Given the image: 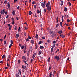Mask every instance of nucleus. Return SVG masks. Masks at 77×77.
I'll return each mask as SVG.
<instances>
[{
    "label": "nucleus",
    "instance_id": "1",
    "mask_svg": "<svg viewBox=\"0 0 77 77\" xmlns=\"http://www.w3.org/2000/svg\"><path fill=\"white\" fill-rule=\"evenodd\" d=\"M41 5L43 8H45V5L44 3H43V2H42L41 3Z\"/></svg>",
    "mask_w": 77,
    "mask_h": 77
},
{
    "label": "nucleus",
    "instance_id": "2",
    "mask_svg": "<svg viewBox=\"0 0 77 77\" xmlns=\"http://www.w3.org/2000/svg\"><path fill=\"white\" fill-rule=\"evenodd\" d=\"M50 5V2H48V3L46 5V7L47 8V6H48V7H49V6Z\"/></svg>",
    "mask_w": 77,
    "mask_h": 77
},
{
    "label": "nucleus",
    "instance_id": "3",
    "mask_svg": "<svg viewBox=\"0 0 77 77\" xmlns=\"http://www.w3.org/2000/svg\"><path fill=\"white\" fill-rule=\"evenodd\" d=\"M55 59H57V61H59V57L57 56V55H56L55 56Z\"/></svg>",
    "mask_w": 77,
    "mask_h": 77
},
{
    "label": "nucleus",
    "instance_id": "4",
    "mask_svg": "<svg viewBox=\"0 0 77 77\" xmlns=\"http://www.w3.org/2000/svg\"><path fill=\"white\" fill-rule=\"evenodd\" d=\"M7 5H8L7 6H8V8H10V3H9V2H8Z\"/></svg>",
    "mask_w": 77,
    "mask_h": 77
},
{
    "label": "nucleus",
    "instance_id": "5",
    "mask_svg": "<svg viewBox=\"0 0 77 77\" xmlns=\"http://www.w3.org/2000/svg\"><path fill=\"white\" fill-rule=\"evenodd\" d=\"M35 56H36V53H34L33 54V55L32 57L33 59H34L35 58Z\"/></svg>",
    "mask_w": 77,
    "mask_h": 77
},
{
    "label": "nucleus",
    "instance_id": "6",
    "mask_svg": "<svg viewBox=\"0 0 77 77\" xmlns=\"http://www.w3.org/2000/svg\"><path fill=\"white\" fill-rule=\"evenodd\" d=\"M60 36H61V38H65V35L63 34H60Z\"/></svg>",
    "mask_w": 77,
    "mask_h": 77
},
{
    "label": "nucleus",
    "instance_id": "7",
    "mask_svg": "<svg viewBox=\"0 0 77 77\" xmlns=\"http://www.w3.org/2000/svg\"><path fill=\"white\" fill-rule=\"evenodd\" d=\"M42 51H40L38 53V55H40L41 54H42Z\"/></svg>",
    "mask_w": 77,
    "mask_h": 77
},
{
    "label": "nucleus",
    "instance_id": "8",
    "mask_svg": "<svg viewBox=\"0 0 77 77\" xmlns=\"http://www.w3.org/2000/svg\"><path fill=\"white\" fill-rule=\"evenodd\" d=\"M22 58L23 59H24V60H26V57L24 56H22Z\"/></svg>",
    "mask_w": 77,
    "mask_h": 77
},
{
    "label": "nucleus",
    "instance_id": "9",
    "mask_svg": "<svg viewBox=\"0 0 77 77\" xmlns=\"http://www.w3.org/2000/svg\"><path fill=\"white\" fill-rule=\"evenodd\" d=\"M31 42L32 43V44H35V42L33 40H31Z\"/></svg>",
    "mask_w": 77,
    "mask_h": 77
},
{
    "label": "nucleus",
    "instance_id": "10",
    "mask_svg": "<svg viewBox=\"0 0 77 77\" xmlns=\"http://www.w3.org/2000/svg\"><path fill=\"white\" fill-rule=\"evenodd\" d=\"M63 1H62L61 2L60 5L61 6H63Z\"/></svg>",
    "mask_w": 77,
    "mask_h": 77
},
{
    "label": "nucleus",
    "instance_id": "11",
    "mask_svg": "<svg viewBox=\"0 0 77 77\" xmlns=\"http://www.w3.org/2000/svg\"><path fill=\"white\" fill-rule=\"evenodd\" d=\"M11 29H12V25H11L9 26V30H11Z\"/></svg>",
    "mask_w": 77,
    "mask_h": 77
},
{
    "label": "nucleus",
    "instance_id": "12",
    "mask_svg": "<svg viewBox=\"0 0 77 77\" xmlns=\"http://www.w3.org/2000/svg\"><path fill=\"white\" fill-rule=\"evenodd\" d=\"M16 77H20V75L16 73Z\"/></svg>",
    "mask_w": 77,
    "mask_h": 77
},
{
    "label": "nucleus",
    "instance_id": "13",
    "mask_svg": "<svg viewBox=\"0 0 77 77\" xmlns=\"http://www.w3.org/2000/svg\"><path fill=\"white\" fill-rule=\"evenodd\" d=\"M4 13H5L3 11V10H2L0 12V13L2 15V14H3V15H4Z\"/></svg>",
    "mask_w": 77,
    "mask_h": 77
},
{
    "label": "nucleus",
    "instance_id": "14",
    "mask_svg": "<svg viewBox=\"0 0 77 77\" xmlns=\"http://www.w3.org/2000/svg\"><path fill=\"white\" fill-rule=\"evenodd\" d=\"M35 49H37L38 48V45H35Z\"/></svg>",
    "mask_w": 77,
    "mask_h": 77
},
{
    "label": "nucleus",
    "instance_id": "15",
    "mask_svg": "<svg viewBox=\"0 0 77 77\" xmlns=\"http://www.w3.org/2000/svg\"><path fill=\"white\" fill-rule=\"evenodd\" d=\"M16 38H18V37H19V34H16Z\"/></svg>",
    "mask_w": 77,
    "mask_h": 77
},
{
    "label": "nucleus",
    "instance_id": "16",
    "mask_svg": "<svg viewBox=\"0 0 77 77\" xmlns=\"http://www.w3.org/2000/svg\"><path fill=\"white\" fill-rule=\"evenodd\" d=\"M64 10L65 11V12H66V11H67V8H66V7H65Z\"/></svg>",
    "mask_w": 77,
    "mask_h": 77
},
{
    "label": "nucleus",
    "instance_id": "17",
    "mask_svg": "<svg viewBox=\"0 0 77 77\" xmlns=\"http://www.w3.org/2000/svg\"><path fill=\"white\" fill-rule=\"evenodd\" d=\"M11 44L12 45L13 44H14V42H13V40H11Z\"/></svg>",
    "mask_w": 77,
    "mask_h": 77
},
{
    "label": "nucleus",
    "instance_id": "18",
    "mask_svg": "<svg viewBox=\"0 0 77 77\" xmlns=\"http://www.w3.org/2000/svg\"><path fill=\"white\" fill-rule=\"evenodd\" d=\"M48 62H50V58L49 57L48 59Z\"/></svg>",
    "mask_w": 77,
    "mask_h": 77
},
{
    "label": "nucleus",
    "instance_id": "19",
    "mask_svg": "<svg viewBox=\"0 0 77 77\" xmlns=\"http://www.w3.org/2000/svg\"><path fill=\"white\" fill-rule=\"evenodd\" d=\"M12 14H13V15H15V11H13Z\"/></svg>",
    "mask_w": 77,
    "mask_h": 77
},
{
    "label": "nucleus",
    "instance_id": "20",
    "mask_svg": "<svg viewBox=\"0 0 77 77\" xmlns=\"http://www.w3.org/2000/svg\"><path fill=\"white\" fill-rule=\"evenodd\" d=\"M35 38L36 39H38V34H36L35 36Z\"/></svg>",
    "mask_w": 77,
    "mask_h": 77
},
{
    "label": "nucleus",
    "instance_id": "21",
    "mask_svg": "<svg viewBox=\"0 0 77 77\" xmlns=\"http://www.w3.org/2000/svg\"><path fill=\"white\" fill-rule=\"evenodd\" d=\"M62 30H60L58 32V33H59V34H61V33H62Z\"/></svg>",
    "mask_w": 77,
    "mask_h": 77
},
{
    "label": "nucleus",
    "instance_id": "22",
    "mask_svg": "<svg viewBox=\"0 0 77 77\" xmlns=\"http://www.w3.org/2000/svg\"><path fill=\"white\" fill-rule=\"evenodd\" d=\"M21 29V28L20 27H19V29H18V31L19 32H20V31L21 30H20V29Z\"/></svg>",
    "mask_w": 77,
    "mask_h": 77
},
{
    "label": "nucleus",
    "instance_id": "23",
    "mask_svg": "<svg viewBox=\"0 0 77 77\" xmlns=\"http://www.w3.org/2000/svg\"><path fill=\"white\" fill-rule=\"evenodd\" d=\"M70 22V20H69V19H67V23H69V22Z\"/></svg>",
    "mask_w": 77,
    "mask_h": 77
},
{
    "label": "nucleus",
    "instance_id": "24",
    "mask_svg": "<svg viewBox=\"0 0 77 77\" xmlns=\"http://www.w3.org/2000/svg\"><path fill=\"white\" fill-rule=\"evenodd\" d=\"M60 24L61 27H62V22H60Z\"/></svg>",
    "mask_w": 77,
    "mask_h": 77
},
{
    "label": "nucleus",
    "instance_id": "25",
    "mask_svg": "<svg viewBox=\"0 0 77 77\" xmlns=\"http://www.w3.org/2000/svg\"><path fill=\"white\" fill-rule=\"evenodd\" d=\"M52 74H51V72H50V75H49V77H51Z\"/></svg>",
    "mask_w": 77,
    "mask_h": 77
},
{
    "label": "nucleus",
    "instance_id": "26",
    "mask_svg": "<svg viewBox=\"0 0 77 77\" xmlns=\"http://www.w3.org/2000/svg\"><path fill=\"white\" fill-rule=\"evenodd\" d=\"M19 72L20 73V75H21V70H20V69H18Z\"/></svg>",
    "mask_w": 77,
    "mask_h": 77
},
{
    "label": "nucleus",
    "instance_id": "27",
    "mask_svg": "<svg viewBox=\"0 0 77 77\" xmlns=\"http://www.w3.org/2000/svg\"><path fill=\"white\" fill-rule=\"evenodd\" d=\"M59 23L57 24L56 26V27H59Z\"/></svg>",
    "mask_w": 77,
    "mask_h": 77
},
{
    "label": "nucleus",
    "instance_id": "28",
    "mask_svg": "<svg viewBox=\"0 0 77 77\" xmlns=\"http://www.w3.org/2000/svg\"><path fill=\"white\" fill-rule=\"evenodd\" d=\"M9 58H7V63H8V61H9Z\"/></svg>",
    "mask_w": 77,
    "mask_h": 77
},
{
    "label": "nucleus",
    "instance_id": "29",
    "mask_svg": "<svg viewBox=\"0 0 77 77\" xmlns=\"http://www.w3.org/2000/svg\"><path fill=\"white\" fill-rule=\"evenodd\" d=\"M18 63H21V61H20V60H18Z\"/></svg>",
    "mask_w": 77,
    "mask_h": 77
},
{
    "label": "nucleus",
    "instance_id": "30",
    "mask_svg": "<svg viewBox=\"0 0 77 77\" xmlns=\"http://www.w3.org/2000/svg\"><path fill=\"white\" fill-rule=\"evenodd\" d=\"M7 66L9 68L10 67V65L9 64V63H7Z\"/></svg>",
    "mask_w": 77,
    "mask_h": 77
},
{
    "label": "nucleus",
    "instance_id": "31",
    "mask_svg": "<svg viewBox=\"0 0 77 77\" xmlns=\"http://www.w3.org/2000/svg\"><path fill=\"white\" fill-rule=\"evenodd\" d=\"M14 30H17V26H16L14 28Z\"/></svg>",
    "mask_w": 77,
    "mask_h": 77
},
{
    "label": "nucleus",
    "instance_id": "32",
    "mask_svg": "<svg viewBox=\"0 0 77 77\" xmlns=\"http://www.w3.org/2000/svg\"><path fill=\"white\" fill-rule=\"evenodd\" d=\"M68 4H69V6H71V2H68Z\"/></svg>",
    "mask_w": 77,
    "mask_h": 77
},
{
    "label": "nucleus",
    "instance_id": "33",
    "mask_svg": "<svg viewBox=\"0 0 77 77\" xmlns=\"http://www.w3.org/2000/svg\"><path fill=\"white\" fill-rule=\"evenodd\" d=\"M40 49H42V48H44V46H40Z\"/></svg>",
    "mask_w": 77,
    "mask_h": 77
},
{
    "label": "nucleus",
    "instance_id": "34",
    "mask_svg": "<svg viewBox=\"0 0 77 77\" xmlns=\"http://www.w3.org/2000/svg\"><path fill=\"white\" fill-rule=\"evenodd\" d=\"M53 48H54L52 47L51 49V51L52 52H53Z\"/></svg>",
    "mask_w": 77,
    "mask_h": 77
},
{
    "label": "nucleus",
    "instance_id": "35",
    "mask_svg": "<svg viewBox=\"0 0 77 77\" xmlns=\"http://www.w3.org/2000/svg\"><path fill=\"white\" fill-rule=\"evenodd\" d=\"M44 3H44V4L45 5H46L47 4V2H46V1H44Z\"/></svg>",
    "mask_w": 77,
    "mask_h": 77
},
{
    "label": "nucleus",
    "instance_id": "36",
    "mask_svg": "<svg viewBox=\"0 0 77 77\" xmlns=\"http://www.w3.org/2000/svg\"><path fill=\"white\" fill-rule=\"evenodd\" d=\"M7 2H8V1H7V0H5V1H4V3L5 4H6V3H7Z\"/></svg>",
    "mask_w": 77,
    "mask_h": 77
},
{
    "label": "nucleus",
    "instance_id": "37",
    "mask_svg": "<svg viewBox=\"0 0 77 77\" xmlns=\"http://www.w3.org/2000/svg\"><path fill=\"white\" fill-rule=\"evenodd\" d=\"M37 12L38 13H40V11H39V10H37Z\"/></svg>",
    "mask_w": 77,
    "mask_h": 77
},
{
    "label": "nucleus",
    "instance_id": "38",
    "mask_svg": "<svg viewBox=\"0 0 77 77\" xmlns=\"http://www.w3.org/2000/svg\"><path fill=\"white\" fill-rule=\"evenodd\" d=\"M29 15H31V14H32V12L31 11H29Z\"/></svg>",
    "mask_w": 77,
    "mask_h": 77
},
{
    "label": "nucleus",
    "instance_id": "39",
    "mask_svg": "<svg viewBox=\"0 0 77 77\" xmlns=\"http://www.w3.org/2000/svg\"><path fill=\"white\" fill-rule=\"evenodd\" d=\"M57 23H58V17H57L56 18Z\"/></svg>",
    "mask_w": 77,
    "mask_h": 77
},
{
    "label": "nucleus",
    "instance_id": "40",
    "mask_svg": "<svg viewBox=\"0 0 77 77\" xmlns=\"http://www.w3.org/2000/svg\"><path fill=\"white\" fill-rule=\"evenodd\" d=\"M53 44H55L56 42V41H53Z\"/></svg>",
    "mask_w": 77,
    "mask_h": 77
},
{
    "label": "nucleus",
    "instance_id": "41",
    "mask_svg": "<svg viewBox=\"0 0 77 77\" xmlns=\"http://www.w3.org/2000/svg\"><path fill=\"white\" fill-rule=\"evenodd\" d=\"M11 19L12 20V21H15V19H14V17H12Z\"/></svg>",
    "mask_w": 77,
    "mask_h": 77
},
{
    "label": "nucleus",
    "instance_id": "42",
    "mask_svg": "<svg viewBox=\"0 0 77 77\" xmlns=\"http://www.w3.org/2000/svg\"><path fill=\"white\" fill-rule=\"evenodd\" d=\"M28 39H32V38H31V37H30L29 36H28Z\"/></svg>",
    "mask_w": 77,
    "mask_h": 77
},
{
    "label": "nucleus",
    "instance_id": "43",
    "mask_svg": "<svg viewBox=\"0 0 77 77\" xmlns=\"http://www.w3.org/2000/svg\"><path fill=\"white\" fill-rule=\"evenodd\" d=\"M23 61L24 62L25 65H27V63H26V61L24 60H23Z\"/></svg>",
    "mask_w": 77,
    "mask_h": 77
},
{
    "label": "nucleus",
    "instance_id": "44",
    "mask_svg": "<svg viewBox=\"0 0 77 77\" xmlns=\"http://www.w3.org/2000/svg\"><path fill=\"white\" fill-rule=\"evenodd\" d=\"M12 44H10V45H9V48H11V47H12Z\"/></svg>",
    "mask_w": 77,
    "mask_h": 77
},
{
    "label": "nucleus",
    "instance_id": "45",
    "mask_svg": "<svg viewBox=\"0 0 77 77\" xmlns=\"http://www.w3.org/2000/svg\"><path fill=\"white\" fill-rule=\"evenodd\" d=\"M24 48V47L23 46H22L21 47V48H22V49H23Z\"/></svg>",
    "mask_w": 77,
    "mask_h": 77
},
{
    "label": "nucleus",
    "instance_id": "46",
    "mask_svg": "<svg viewBox=\"0 0 77 77\" xmlns=\"http://www.w3.org/2000/svg\"><path fill=\"white\" fill-rule=\"evenodd\" d=\"M26 41H28V42H29V40L28 38H27L26 40Z\"/></svg>",
    "mask_w": 77,
    "mask_h": 77
},
{
    "label": "nucleus",
    "instance_id": "47",
    "mask_svg": "<svg viewBox=\"0 0 77 77\" xmlns=\"http://www.w3.org/2000/svg\"><path fill=\"white\" fill-rule=\"evenodd\" d=\"M45 12H46V9L45 8L44 10V13H45Z\"/></svg>",
    "mask_w": 77,
    "mask_h": 77
},
{
    "label": "nucleus",
    "instance_id": "48",
    "mask_svg": "<svg viewBox=\"0 0 77 77\" xmlns=\"http://www.w3.org/2000/svg\"><path fill=\"white\" fill-rule=\"evenodd\" d=\"M5 57H6V56L5 55H4L2 56V58H5Z\"/></svg>",
    "mask_w": 77,
    "mask_h": 77
},
{
    "label": "nucleus",
    "instance_id": "49",
    "mask_svg": "<svg viewBox=\"0 0 77 77\" xmlns=\"http://www.w3.org/2000/svg\"><path fill=\"white\" fill-rule=\"evenodd\" d=\"M11 23H12V24H14V23H15V22L14 21L12 22Z\"/></svg>",
    "mask_w": 77,
    "mask_h": 77
},
{
    "label": "nucleus",
    "instance_id": "50",
    "mask_svg": "<svg viewBox=\"0 0 77 77\" xmlns=\"http://www.w3.org/2000/svg\"><path fill=\"white\" fill-rule=\"evenodd\" d=\"M32 4H35V1H33L32 2Z\"/></svg>",
    "mask_w": 77,
    "mask_h": 77
},
{
    "label": "nucleus",
    "instance_id": "51",
    "mask_svg": "<svg viewBox=\"0 0 77 77\" xmlns=\"http://www.w3.org/2000/svg\"><path fill=\"white\" fill-rule=\"evenodd\" d=\"M4 44L5 45V44H6V41H5L4 42Z\"/></svg>",
    "mask_w": 77,
    "mask_h": 77
},
{
    "label": "nucleus",
    "instance_id": "52",
    "mask_svg": "<svg viewBox=\"0 0 77 77\" xmlns=\"http://www.w3.org/2000/svg\"><path fill=\"white\" fill-rule=\"evenodd\" d=\"M17 9H20V6H18L17 8Z\"/></svg>",
    "mask_w": 77,
    "mask_h": 77
},
{
    "label": "nucleus",
    "instance_id": "53",
    "mask_svg": "<svg viewBox=\"0 0 77 77\" xmlns=\"http://www.w3.org/2000/svg\"><path fill=\"white\" fill-rule=\"evenodd\" d=\"M55 46H56V44H54L53 45V46L52 47V48H54V47H55Z\"/></svg>",
    "mask_w": 77,
    "mask_h": 77
},
{
    "label": "nucleus",
    "instance_id": "54",
    "mask_svg": "<svg viewBox=\"0 0 77 77\" xmlns=\"http://www.w3.org/2000/svg\"><path fill=\"white\" fill-rule=\"evenodd\" d=\"M42 39H45V37H44V36L42 37Z\"/></svg>",
    "mask_w": 77,
    "mask_h": 77
},
{
    "label": "nucleus",
    "instance_id": "55",
    "mask_svg": "<svg viewBox=\"0 0 77 77\" xmlns=\"http://www.w3.org/2000/svg\"><path fill=\"white\" fill-rule=\"evenodd\" d=\"M3 60H2L0 61V63H3Z\"/></svg>",
    "mask_w": 77,
    "mask_h": 77
},
{
    "label": "nucleus",
    "instance_id": "56",
    "mask_svg": "<svg viewBox=\"0 0 77 77\" xmlns=\"http://www.w3.org/2000/svg\"><path fill=\"white\" fill-rule=\"evenodd\" d=\"M34 20L35 22H37V21H36V20L35 19H34Z\"/></svg>",
    "mask_w": 77,
    "mask_h": 77
},
{
    "label": "nucleus",
    "instance_id": "57",
    "mask_svg": "<svg viewBox=\"0 0 77 77\" xmlns=\"http://www.w3.org/2000/svg\"><path fill=\"white\" fill-rule=\"evenodd\" d=\"M29 53H27V56H28V57H29Z\"/></svg>",
    "mask_w": 77,
    "mask_h": 77
},
{
    "label": "nucleus",
    "instance_id": "58",
    "mask_svg": "<svg viewBox=\"0 0 77 77\" xmlns=\"http://www.w3.org/2000/svg\"><path fill=\"white\" fill-rule=\"evenodd\" d=\"M24 65H22V68L23 69H24Z\"/></svg>",
    "mask_w": 77,
    "mask_h": 77
},
{
    "label": "nucleus",
    "instance_id": "59",
    "mask_svg": "<svg viewBox=\"0 0 77 77\" xmlns=\"http://www.w3.org/2000/svg\"><path fill=\"white\" fill-rule=\"evenodd\" d=\"M42 41H40L39 42V44H41V43H42Z\"/></svg>",
    "mask_w": 77,
    "mask_h": 77
},
{
    "label": "nucleus",
    "instance_id": "60",
    "mask_svg": "<svg viewBox=\"0 0 77 77\" xmlns=\"http://www.w3.org/2000/svg\"><path fill=\"white\" fill-rule=\"evenodd\" d=\"M34 8H36V5H34Z\"/></svg>",
    "mask_w": 77,
    "mask_h": 77
},
{
    "label": "nucleus",
    "instance_id": "61",
    "mask_svg": "<svg viewBox=\"0 0 77 77\" xmlns=\"http://www.w3.org/2000/svg\"><path fill=\"white\" fill-rule=\"evenodd\" d=\"M47 42H48V43H50V40H48Z\"/></svg>",
    "mask_w": 77,
    "mask_h": 77
},
{
    "label": "nucleus",
    "instance_id": "62",
    "mask_svg": "<svg viewBox=\"0 0 77 77\" xmlns=\"http://www.w3.org/2000/svg\"><path fill=\"white\" fill-rule=\"evenodd\" d=\"M50 69H51V67L49 66V70H50Z\"/></svg>",
    "mask_w": 77,
    "mask_h": 77
},
{
    "label": "nucleus",
    "instance_id": "63",
    "mask_svg": "<svg viewBox=\"0 0 77 77\" xmlns=\"http://www.w3.org/2000/svg\"><path fill=\"white\" fill-rule=\"evenodd\" d=\"M24 34L25 36H26V32H24Z\"/></svg>",
    "mask_w": 77,
    "mask_h": 77
},
{
    "label": "nucleus",
    "instance_id": "64",
    "mask_svg": "<svg viewBox=\"0 0 77 77\" xmlns=\"http://www.w3.org/2000/svg\"><path fill=\"white\" fill-rule=\"evenodd\" d=\"M16 3V0H14V3Z\"/></svg>",
    "mask_w": 77,
    "mask_h": 77
}]
</instances>
